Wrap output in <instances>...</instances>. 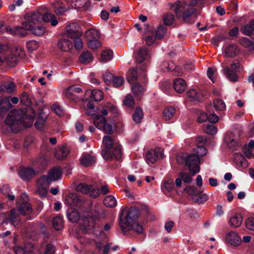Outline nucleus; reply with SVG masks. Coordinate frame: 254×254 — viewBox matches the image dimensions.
I'll return each mask as SVG.
<instances>
[{"mask_svg": "<svg viewBox=\"0 0 254 254\" xmlns=\"http://www.w3.org/2000/svg\"><path fill=\"white\" fill-rule=\"evenodd\" d=\"M72 8L76 9L85 8L88 5L89 0H65Z\"/></svg>", "mask_w": 254, "mask_h": 254, "instance_id": "nucleus-19", "label": "nucleus"}, {"mask_svg": "<svg viewBox=\"0 0 254 254\" xmlns=\"http://www.w3.org/2000/svg\"><path fill=\"white\" fill-rule=\"evenodd\" d=\"M100 220V213L98 210H95L91 215L85 217L82 220V227L86 230H95L97 227V222Z\"/></svg>", "mask_w": 254, "mask_h": 254, "instance_id": "nucleus-6", "label": "nucleus"}, {"mask_svg": "<svg viewBox=\"0 0 254 254\" xmlns=\"http://www.w3.org/2000/svg\"><path fill=\"white\" fill-rule=\"evenodd\" d=\"M242 33L250 37L254 35V19L251 20L243 27Z\"/></svg>", "mask_w": 254, "mask_h": 254, "instance_id": "nucleus-31", "label": "nucleus"}, {"mask_svg": "<svg viewBox=\"0 0 254 254\" xmlns=\"http://www.w3.org/2000/svg\"><path fill=\"white\" fill-rule=\"evenodd\" d=\"M246 227L251 231L254 230V217H249L245 222Z\"/></svg>", "mask_w": 254, "mask_h": 254, "instance_id": "nucleus-64", "label": "nucleus"}, {"mask_svg": "<svg viewBox=\"0 0 254 254\" xmlns=\"http://www.w3.org/2000/svg\"><path fill=\"white\" fill-rule=\"evenodd\" d=\"M243 222V217L241 214L236 213L233 214L229 218V223L231 227L238 228L240 227Z\"/></svg>", "mask_w": 254, "mask_h": 254, "instance_id": "nucleus-20", "label": "nucleus"}, {"mask_svg": "<svg viewBox=\"0 0 254 254\" xmlns=\"http://www.w3.org/2000/svg\"><path fill=\"white\" fill-rule=\"evenodd\" d=\"M114 75L110 72H106L103 75V79L107 85L112 84Z\"/></svg>", "mask_w": 254, "mask_h": 254, "instance_id": "nucleus-63", "label": "nucleus"}, {"mask_svg": "<svg viewBox=\"0 0 254 254\" xmlns=\"http://www.w3.org/2000/svg\"><path fill=\"white\" fill-rule=\"evenodd\" d=\"M95 162V157L89 154L83 155L80 159L81 164L85 167L92 165Z\"/></svg>", "mask_w": 254, "mask_h": 254, "instance_id": "nucleus-37", "label": "nucleus"}, {"mask_svg": "<svg viewBox=\"0 0 254 254\" xmlns=\"http://www.w3.org/2000/svg\"><path fill=\"white\" fill-rule=\"evenodd\" d=\"M77 191L83 194H88L93 198H96L99 195V190L93 188L92 185L86 183H80L76 187Z\"/></svg>", "mask_w": 254, "mask_h": 254, "instance_id": "nucleus-11", "label": "nucleus"}, {"mask_svg": "<svg viewBox=\"0 0 254 254\" xmlns=\"http://www.w3.org/2000/svg\"><path fill=\"white\" fill-rule=\"evenodd\" d=\"M95 126L98 129L103 130L108 134H112L113 132V127L110 124L107 123L105 117L96 115L94 119Z\"/></svg>", "mask_w": 254, "mask_h": 254, "instance_id": "nucleus-10", "label": "nucleus"}, {"mask_svg": "<svg viewBox=\"0 0 254 254\" xmlns=\"http://www.w3.org/2000/svg\"><path fill=\"white\" fill-rule=\"evenodd\" d=\"M186 3L184 2L177 1L173 6L176 16L180 18L185 10Z\"/></svg>", "mask_w": 254, "mask_h": 254, "instance_id": "nucleus-29", "label": "nucleus"}, {"mask_svg": "<svg viewBox=\"0 0 254 254\" xmlns=\"http://www.w3.org/2000/svg\"><path fill=\"white\" fill-rule=\"evenodd\" d=\"M87 45L90 49L95 50L101 46V42L98 39L90 40L88 41Z\"/></svg>", "mask_w": 254, "mask_h": 254, "instance_id": "nucleus-59", "label": "nucleus"}, {"mask_svg": "<svg viewBox=\"0 0 254 254\" xmlns=\"http://www.w3.org/2000/svg\"><path fill=\"white\" fill-rule=\"evenodd\" d=\"M186 165L188 167L190 174L191 176H194L200 171V159L194 154L188 155L185 159Z\"/></svg>", "mask_w": 254, "mask_h": 254, "instance_id": "nucleus-7", "label": "nucleus"}, {"mask_svg": "<svg viewBox=\"0 0 254 254\" xmlns=\"http://www.w3.org/2000/svg\"><path fill=\"white\" fill-rule=\"evenodd\" d=\"M103 203L106 206L111 208L115 207L117 204L116 199L112 195L106 196L103 200Z\"/></svg>", "mask_w": 254, "mask_h": 254, "instance_id": "nucleus-41", "label": "nucleus"}, {"mask_svg": "<svg viewBox=\"0 0 254 254\" xmlns=\"http://www.w3.org/2000/svg\"><path fill=\"white\" fill-rule=\"evenodd\" d=\"M140 214L139 210L136 206H132L127 209L123 208L120 215L119 225L121 228L127 227V224L136 222Z\"/></svg>", "mask_w": 254, "mask_h": 254, "instance_id": "nucleus-4", "label": "nucleus"}, {"mask_svg": "<svg viewBox=\"0 0 254 254\" xmlns=\"http://www.w3.org/2000/svg\"><path fill=\"white\" fill-rule=\"evenodd\" d=\"M58 46L60 49L63 51H68L72 48L71 41L67 39H61L58 43Z\"/></svg>", "mask_w": 254, "mask_h": 254, "instance_id": "nucleus-28", "label": "nucleus"}, {"mask_svg": "<svg viewBox=\"0 0 254 254\" xmlns=\"http://www.w3.org/2000/svg\"><path fill=\"white\" fill-rule=\"evenodd\" d=\"M194 154L196 156H198L199 158L207 154V149L203 146H197L196 147L194 148Z\"/></svg>", "mask_w": 254, "mask_h": 254, "instance_id": "nucleus-53", "label": "nucleus"}, {"mask_svg": "<svg viewBox=\"0 0 254 254\" xmlns=\"http://www.w3.org/2000/svg\"><path fill=\"white\" fill-rule=\"evenodd\" d=\"M27 117L25 110L14 109L8 113L5 123L12 130L17 131L19 129L21 125L25 124V120Z\"/></svg>", "mask_w": 254, "mask_h": 254, "instance_id": "nucleus-3", "label": "nucleus"}, {"mask_svg": "<svg viewBox=\"0 0 254 254\" xmlns=\"http://www.w3.org/2000/svg\"><path fill=\"white\" fill-rule=\"evenodd\" d=\"M51 183L48 176L43 175L37 180V185L39 186L48 187Z\"/></svg>", "mask_w": 254, "mask_h": 254, "instance_id": "nucleus-52", "label": "nucleus"}, {"mask_svg": "<svg viewBox=\"0 0 254 254\" xmlns=\"http://www.w3.org/2000/svg\"><path fill=\"white\" fill-rule=\"evenodd\" d=\"M163 151L161 148H156L155 149H150L145 155L146 161L149 165L154 164L157 160L162 158Z\"/></svg>", "mask_w": 254, "mask_h": 254, "instance_id": "nucleus-12", "label": "nucleus"}, {"mask_svg": "<svg viewBox=\"0 0 254 254\" xmlns=\"http://www.w3.org/2000/svg\"><path fill=\"white\" fill-rule=\"evenodd\" d=\"M86 93L90 94L91 98L95 101H101L104 98L103 92L100 90H88L86 91Z\"/></svg>", "mask_w": 254, "mask_h": 254, "instance_id": "nucleus-36", "label": "nucleus"}, {"mask_svg": "<svg viewBox=\"0 0 254 254\" xmlns=\"http://www.w3.org/2000/svg\"><path fill=\"white\" fill-rule=\"evenodd\" d=\"M19 174L24 181H28L33 178L36 174V171L31 167H21Z\"/></svg>", "mask_w": 254, "mask_h": 254, "instance_id": "nucleus-15", "label": "nucleus"}, {"mask_svg": "<svg viewBox=\"0 0 254 254\" xmlns=\"http://www.w3.org/2000/svg\"><path fill=\"white\" fill-rule=\"evenodd\" d=\"M101 113V115H98L103 117H104V116L108 114H110L112 117L115 118L117 117L119 115L116 107L111 104L108 105V106H107L106 109L102 110Z\"/></svg>", "mask_w": 254, "mask_h": 254, "instance_id": "nucleus-25", "label": "nucleus"}, {"mask_svg": "<svg viewBox=\"0 0 254 254\" xmlns=\"http://www.w3.org/2000/svg\"><path fill=\"white\" fill-rule=\"evenodd\" d=\"M214 107L216 110L222 111L225 108L224 101L221 99H215L213 101Z\"/></svg>", "mask_w": 254, "mask_h": 254, "instance_id": "nucleus-58", "label": "nucleus"}, {"mask_svg": "<svg viewBox=\"0 0 254 254\" xmlns=\"http://www.w3.org/2000/svg\"><path fill=\"white\" fill-rule=\"evenodd\" d=\"M239 52L237 46L234 44H230L225 49V53L227 57H233L235 56Z\"/></svg>", "mask_w": 254, "mask_h": 254, "instance_id": "nucleus-39", "label": "nucleus"}, {"mask_svg": "<svg viewBox=\"0 0 254 254\" xmlns=\"http://www.w3.org/2000/svg\"><path fill=\"white\" fill-rule=\"evenodd\" d=\"M61 4L62 2L60 0L54 3L55 8L54 11L57 15H62L67 10V8L63 7L61 5Z\"/></svg>", "mask_w": 254, "mask_h": 254, "instance_id": "nucleus-49", "label": "nucleus"}, {"mask_svg": "<svg viewBox=\"0 0 254 254\" xmlns=\"http://www.w3.org/2000/svg\"><path fill=\"white\" fill-rule=\"evenodd\" d=\"M11 107L8 97L0 99V115L3 116Z\"/></svg>", "mask_w": 254, "mask_h": 254, "instance_id": "nucleus-24", "label": "nucleus"}, {"mask_svg": "<svg viewBox=\"0 0 254 254\" xmlns=\"http://www.w3.org/2000/svg\"><path fill=\"white\" fill-rule=\"evenodd\" d=\"M224 140L229 147H235L238 144V140L234 138V134L231 132H227L224 137Z\"/></svg>", "mask_w": 254, "mask_h": 254, "instance_id": "nucleus-32", "label": "nucleus"}, {"mask_svg": "<svg viewBox=\"0 0 254 254\" xmlns=\"http://www.w3.org/2000/svg\"><path fill=\"white\" fill-rule=\"evenodd\" d=\"M52 224L55 230H61L64 226L63 218L60 216L54 217L52 220Z\"/></svg>", "mask_w": 254, "mask_h": 254, "instance_id": "nucleus-45", "label": "nucleus"}, {"mask_svg": "<svg viewBox=\"0 0 254 254\" xmlns=\"http://www.w3.org/2000/svg\"><path fill=\"white\" fill-rule=\"evenodd\" d=\"M138 68L136 69L133 67L130 68L127 75V81L130 83H135L138 76Z\"/></svg>", "mask_w": 254, "mask_h": 254, "instance_id": "nucleus-33", "label": "nucleus"}, {"mask_svg": "<svg viewBox=\"0 0 254 254\" xmlns=\"http://www.w3.org/2000/svg\"><path fill=\"white\" fill-rule=\"evenodd\" d=\"M93 56L90 52H84L79 57L80 63L84 64L89 63L92 61Z\"/></svg>", "mask_w": 254, "mask_h": 254, "instance_id": "nucleus-46", "label": "nucleus"}, {"mask_svg": "<svg viewBox=\"0 0 254 254\" xmlns=\"http://www.w3.org/2000/svg\"><path fill=\"white\" fill-rule=\"evenodd\" d=\"M8 221L15 227H18L20 223L19 215L15 209L0 214V223Z\"/></svg>", "mask_w": 254, "mask_h": 254, "instance_id": "nucleus-9", "label": "nucleus"}, {"mask_svg": "<svg viewBox=\"0 0 254 254\" xmlns=\"http://www.w3.org/2000/svg\"><path fill=\"white\" fill-rule=\"evenodd\" d=\"M69 150L67 147L63 146L56 149L54 155L57 159L63 160L67 156Z\"/></svg>", "mask_w": 254, "mask_h": 254, "instance_id": "nucleus-34", "label": "nucleus"}, {"mask_svg": "<svg viewBox=\"0 0 254 254\" xmlns=\"http://www.w3.org/2000/svg\"><path fill=\"white\" fill-rule=\"evenodd\" d=\"M143 113L142 109L140 107H137L132 115V119L136 124L140 123L143 118Z\"/></svg>", "mask_w": 254, "mask_h": 254, "instance_id": "nucleus-48", "label": "nucleus"}, {"mask_svg": "<svg viewBox=\"0 0 254 254\" xmlns=\"http://www.w3.org/2000/svg\"><path fill=\"white\" fill-rule=\"evenodd\" d=\"M174 16L171 13H166L163 16V22L166 25H171L174 21Z\"/></svg>", "mask_w": 254, "mask_h": 254, "instance_id": "nucleus-56", "label": "nucleus"}, {"mask_svg": "<svg viewBox=\"0 0 254 254\" xmlns=\"http://www.w3.org/2000/svg\"><path fill=\"white\" fill-rule=\"evenodd\" d=\"M41 8H44V10L41 11V19L45 22H51L52 26H56L58 21L55 15L48 11L47 8L45 6L41 7Z\"/></svg>", "mask_w": 254, "mask_h": 254, "instance_id": "nucleus-14", "label": "nucleus"}, {"mask_svg": "<svg viewBox=\"0 0 254 254\" xmlns=\"http://www.w3.org/2000/svg\"><path fill=\"white\" fill-rule=\"evenodd\" d=\"M62 175L61 169L59 167H55L50 170L48 173V177L52 181L58 180Z\"/></svg>", "mask_w": 254, "mask_h": 254, "instance_id": "nucleus-30", "label": "nucleus"}, {"mask_svg": "<svg viewBox=\"0 0 254 254\" xmlns=\"http://www.w3.org/2000/svg\"><path fill=\"white\" fill-rule=\"evenodd\" d=\"M162 191L166 195H169L174 190V183L172 180H168L163 182L161 186Z\"/></svg>", "mask_w": 254, "mask_h": 254, "instance_id": "nucleus-21", "label": "nucleus"}, {"mask_svg": "<svg viewBox=\"0 0 254 254\" xmlns=\"http://www.w3.org/2000/svg\"><path fill=\"white\" fill-rule=\"evenodd\" d=\"M124 81L123 77L114 75L112 81V84L116 88H119L124 85Z\"/></svg>", "mask_w": 254, "mask_h": 254, "instance_id": "nucleus-51", "label": "nucleus"}, {"mask_svg": "<svg viewBox=\"0 0 254 254\" xmlns=\"http://www.w3.org/2000/svg\"><path fill=\"white\" fill-rule=\"evenodd\" d=\"M67 217L68 220L71 222H76L80 219V215L78 211L72 208L67 210Z\"/></svg>", "mask_w": 254, "mask_h": 254, "instance_id": "nucleus-35", "label": "nucleus"}, {"mask_svg": "<svg viewBox=\"0 0 254 254\" xmlns=\"http://www.w3.org/2000/svg\"><path fill=\"white\" fill-rule=\"evenodd\" d=\"M67 36L71 39L80 37L82 33L79 31V26L76 23L68 24L65 28Z\"/></svg>", "mask_w": 254, "mask_h": 254, "instance_id": "nucleus-13", "label": "nucleus"}, {"mask_svg": "<svg viewBox=\"0 0 254 254\" xmlns=\"http://www.w3.org/2000/svg\"><path fill=\"white\" fill-rule=\"evenodd\" d=\"M82 92V89L79 87L75 86H70L65 91V96L70 99L74 100L75 94L80 93Z\"/></svg>", "mask_w": 254, "mask_h": 254, "instance_id": "nucleus-38", "label": "nucleus"}, {"mask_svg": "<svg viewBox=\"0 0 254 254\" xmlns=\"http://www.w3.org/2000/svg\"><path fill=\"white\" fill-rule=\"evenodd\" d=\"M188 97L191 101H199L201 99V94L196 90L190 89L187 92Z\"/></svg>", "mask_w": 254, "mask_h": 254, "instance_id": "nucleus-43", "label": "nucleus"}, {"mask_svg": "<svg viewBox=\"0 0 254 254\" xmlns=\"http://www.w3.org/2000/svg\"><path fill=\"white\" fill-rule=\"evenodd\" d=\"M24 55V52L20 50L19 52L17 49L11 50L7 46L0 44V66L5 63L8 66L13 67L15 66L17 61V56Z\"/></svg>", "mask_w": 254, "mask_h": 254, "instance_id": "nucleus-2", "label": "nucleus"}, {"mask_svg": "<svg viewBox=\"0 0 254 254\" xmlns=\"http://www.w3.org/2000/svg\"><path fill=\"white\" fill-rule=\"evenodd\" d=\"M203 130L207 134L211 135L215 134L217 131V127L212 125H204Z\"/></svg>", "mask_w": 254, "mask_h": 254, "instance_id": "nucleus-55", "label": "nucleus"}, {"mask_svg": "<svg viewBox=\"0 0 254 254\" xmlns=\"http://www.w3.org/2000/svg\"><path fill=\"white\" fill-rule=\"evenodd\" d=\"M240 69V62L238 61L235 60L229 66H226L224 68L223 73L230 81L235 82L238 80L237 72Z\"/></svg>", "mask_w": 254, "mask_h": 254, "instance_id": "nucleus-8", "label": "nucleus"}, {"mask_svg": "<svg viewBox=\"0 0 254 254\" xmlns=\"http://www.w3.org/2000/svg\"><path fill=\"white\" fill-rule=\"evenodd\" d=\"M149 57V52L146 48H141L137 52L135 59L138 63H142Z\"/></svg>", "mask_w": 254, "mask_h": 254, "instance_id": "nucleus-26", "label": "nucleus"}, {"mask_svg": "<svg viewBox=\"0 0 254 254\" xmlns=\"http://www.w3.org/2000/svg\"><path fill=\"white\" fill-rule=\"evenodd\" d=\"M124 232L133 230L138 234H141L143 231V228L141 225L136 222H133L127 224V227L124 228H121Z\"/></svg>", "mask_w": 254, "mask_h": 254, "instance_id": "nucleus-22", "label": "nucleus"}, {"mask_svg": "<svg viewBox=\"0 0 254 254\" xmlns=\"http://www.w3.org/2000/svg\"><path fill=\"white\" fill-rule=\"evenodd\" d=\"M5 29L6 32L8 33L20 37L26 36L28 34L27 30H28L27 28L23 26V23L22 24V27H15L13 28L10 27H6Z\"/></svg>", "mask_w": 254, "mask_h": 254, "instance_id": "nucleus-16", "label": "nucleus"}, {"mask_svg": "<svg viewBox=\"0 0 254 254\" xmlns=\"http://www.w3.org/2000/svg\"><path fill=\"white\" fill-rule=\"evenodd\" d=\"M113 56V52L111 50H105L102 51L101 55V60L104 62L111 60Z\"/></svg>", "mask_w": 254, "mask_h": 254, "instance_id": "nucleus-50", "label": "nucleus"}, {"mask_svg": "<svg viewBox=\"0 0 254 254\" xmlns=\"http://www.w3.org/2000/svg\"><path fill=\"white\" fill-rule=\"evenodd\" d=\"M132 93L135 96H142L144 92V88L139 83H135L131 87Z\"/></svg>", "mask_w": 254, "mask_h": 254, "instance_id": "nucleus-47", "label": "nucleus"}, {"mask_svg": "<svg viewBox=\"0 0 254 254\" xmlns=\"http://www.w3.org/2000/svg\"><path fill=\"white\" fill-rule=\"evenodd\" d=\"M85 37L87 41L99 38V32L94 29L87 30L85 33Z\"/></svg>", "mask_w": 254, "mask_h": 254, "instance_id": "nucleus-44", "label": "nucleus"}, {"mask_svg": "<svg viewBox=\"0 0 254 254\" xmlns=\"http://www.w3.org/2000/svg\"><path fill=\"white\" fill-rule=\"evenodd\" d=\"M81 199L75 193H70L65 196V203L70 206L80 205Z\"/></svg>", "mask_w": 254, "mask_h": 254, "instance_id": "nucleus-18", "label": "nucleus"}, {"mask_svg": "<svg viewBox=\"0 0 254 254\" xmlns=\"http://www.w3.org/2000/svg\"><path fill=\"white\" fill-rule=\"evenodd\" d=\"M173 87L177 92L182 93L186 89V81L182 78H176L174 80Z\"/></svg>", "mask_w": 254, "mask_h": 254, "instance_id": "nucleus-23", "label": "nucleus"}, {"mask_svg": "<svg viewBox=\"0 0 254 254\" xmlns=\"http://www.w3.org/2000/svg\"><path fill=\"white\" fill-rule=\"evenodd\" d=\"M124 104L127 107H133L134 104V100L132 96L127 94L124 101Z\"/></svg>", "mask_w": 254, "mask_h": 254, "instance_id": "nucleus-62", "label": "nucleus"}, {"mask_svg": "<svg viewBox=\"0 0 254 254\" xmlns=\"http://www.w3.org/2000/svg\"><path fill=\"white\" fill-rule=\"evenodd\" d=\"M15 84L12 83H8L6 84H3L1 86V90L3 92L7 93H12L15 89Z\"/></svg>", "mask_w": 254, "mask_h": 254, "instance_id": "nucleus-57", "label": "nucleus"}, {"mask_svg": "<svg viewBox=\"0 0 254 254\" xmlns=\"http://www.w3.org/2000/svg\"><path fill=\"white\" fill-rule=\"evenodd\" d=\"M195 11V9L191 7L185 9L182 15L184 21L189 22V18L194 13Z\"/></svg>", "mask_w": 254, "mask_h": 254, "instance_id": "nucleus-54", "label": "nucleus"}, {"mask_svg": "<svg viewBox=\"0 0 254 254\" xmlns=\"http://www.w3.org/2000/svg\"><path fill=\"white\" fill-rule=\"evenodd\" d=\"M17 207L20 213L23 215L29 214L33 210L31 205L28 202L22 201L21 203H19Z\"/></svg>", "mask_w": 254, "mask_h": 254, "instance_id": "nucleus-27", "label": "nucleus"}, {"mask_svg": "<svg viewBox=\"0 0 254 254\" xmlns=\"http://www.w3.org/2000/svg\"><path fill=\"white\" fill-rule=\"evenodd\" d=\"M47 162L46 158L45 156H41L35 159L33 162V165L40 169H43L46 166Z\"/></svg>", "mask_w": 254, "mask_h": 254, "instance_id": "nucleus-42", "label": "nucleus"}, {"mask_svg": "<svg viewBox=\"0 0 254 254\" xmlns=\"http://www.w3.org/2000/svg\"><path fill=\"white\" fill-rule=\"evenodd\" d=\"M176 113V109L173 107H166L163 112V118L166 121L170 120Z\"/></svg>", "mask_w": 254, "mask_h": 254, "instance_id": "nucleus-40", "label": "nucleus"}, {"mask_svg": "<svg viewBox=\"0 0 254 254\" xmlns=\"http://www.w3.org/2000/svg\"><path fill=\"white\" fill-rule=\"evenodd\" d=\"M166 31L167 29L163 26H159L156 32L155 35L156 38L159 39L162 38Z\"/></svg>", "mask_w": 254, "mask_h": 254, "instance_id": "nucleus-61", "label": "nucleus"}, {"mask_svg": "<svg viewBox=\"0 0 254 254\" xmlns=\"http://www.w3.org/2000/svg\"><path fill=\"white\" fill-rule=\"evenodd\" d=\"M103 144L105 149L102 150L101 154L105 160H119L121 158V146L115 137L108 135L104 136Z\"/></svg>", "mask_w": 254, "mask_h": 254, "instance_id": "nucleus-1", "label": "nucleus"}, {"mask_svg": "<svg viewBox=\"0 0 254 254\" xmlns=\"http://www.w3.org/2000/svg\"><path fill=\"white\" fill-rule=\"evenodd\" d=\"M43 10H44V8L40 7L37 11H31L26 13L24 16L25 21L23 22V26L28 30L33 29L35 25L41 21V11Z\"/></svg>", "mask_w": 254, "mask_h": 254, "instance_id": "nucleus-5", "label": "nucleus"}, {"mask_svg": "<svg viewBox=\"0 0 254 254\" xmlns=\"http://www.w3.org/2000/svg\"><path fill=\"white\" fill-rule=\"evenodd\" d=\"M30 30L32 31V33L37 36H42L45 32V28L42 25L36 26L35 25V27Z\"/></svg>", "mask_w": 254, "mask_h": 254, "instance_id": "nucleus-60", "label": "nucleus"}, {"mask_svg": "<svg viewBox=\"0 0 254 254\" xmlns=\"http://www.w3.org/2000/svg\"><path fill=\"white\" fill-rule=\"evenodd\" d=\"M226 241L232 246H237L241 243V239L238 234L233 231L230 232L226 235Z\"/></svg>", "mask_w": 254, "mask_h": 254, "instance_id": "nucleus-17", "label": "nucleus"}]
</instances>
